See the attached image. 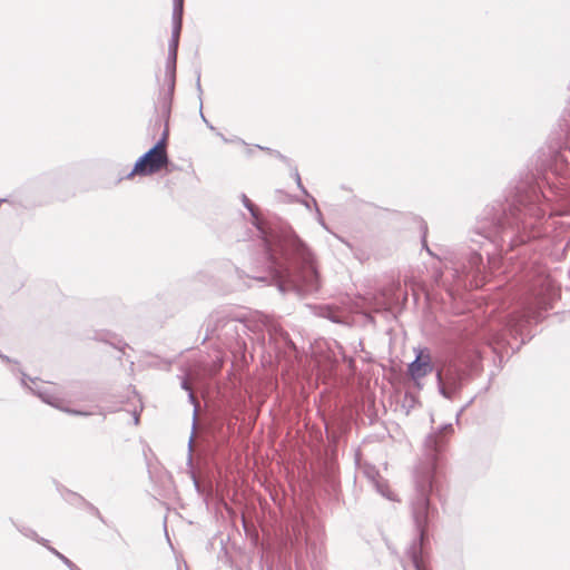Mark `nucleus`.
<instances>
[{"instance_id":"nucleus-1","label":"nucleus","mask_w":570,"mask_h":570,"mask_svg":"<svg viewBox=\"0 0 570 570\" xmlns=\"http://www.w3.org/2000/svg\"><path fill=\"white\" fill-rule=\"evenodd\" d=\"M167 164V137L165 135L161 140L136 161L132 170L127 175V178L154 175L165 168Z\"/></svg>"},{"instance_id":"nucleus-5","label":"nucleus","mask_w":570,"mask_h":570,"mask_svg":"<svg viewBox=\"0 0 570 570\" xmlns=\"http://www.w3.org/2000/svg\"><path fill=\"white\" fill-rule=\"evenodd\" d=\"M412 563L415 570H426L423 561L416 554H413Z\"/></svg>"},{"instance_id":"nucleus-6","label":"nucleus","mask_w":570,"mask_h":570,"mask_svg":"<svg viewBox=\"0 0 570 570\" xmlns=\"http://www.w3.org/2000/svg\"><path fill=\"white\" fill-rule=\"evenodd\" d=\"M308 273H309L311 275L315 276V271H314L312 267H309V268H308Z\"/></svg>"},{"instance_id":"nucleus-2","label":"nucleus","mask_w":570,"mask_h":570,"mask_svg":"<svg viewBox=\"0 0 570 570\" xmlns=\"http://www.w3.org/2000/svg\"><path fill=\"white\" fill-rule=\"evenodd\" d=\"M433 371L431 355L426 351H420L416 358L410 364L409 373L414 381H419Z\"/></svg>"},{"instance_id":"nucleus-3","label":"nucleus","mask_w":570,"mask_h":570,"mask_svg":"<svg viewBox=\"0 0 570 570\" xmlns=\"http://www.w3.org/2000/svg\"><path fill=\"white\" fill-rule=\"evenodd\" d=\"M39 396L48 404L59 409V410H62L67 413H70V414H75V415H88V413L86 412H80V411H75V410H70V409H66L62 406V403H63V400L58 396V395H53V394H49V393H39Z\"/></svg>"},{"instance_id":"nucleus-4","label":"nucleus","mask_w":570,"mask_h":570,"mask_svg":"<svg viewBox=\"0 0 570 570\" xmlns=\"http://www.w3.org/2000/svg\"><path fill=\"white\" fill-rule=\"evenodd\" d=\"M183 6L184 0H175V17L177 18V32H179L180 29V21H181V14H183Z\"/></svg>"}]
</instances>
